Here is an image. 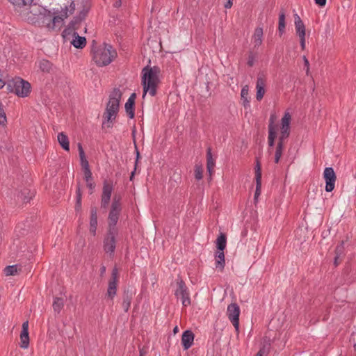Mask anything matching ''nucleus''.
<instances>
[{"instance_id": "obj_53", "label": "nucleus", "mask_w": 356, "mask_h": 356, "mask_svg": "<svg viewBox=\"0 0 356 356\" xmlns=\"http://www.w3.org/2000/svg\"><path fill=\"white\" fill-rule=\"evenodd\" d=\"M86 17V13H84L83 11H81L79 14V15L78 17H76V19H79V21H81L82 19H83Z\"/></svg>"}, {"instance_id": "obj_28", "label": "nucleus", "mask_w": 356, "mask_h": 356, "mask_svg": "<svg viewBox=\"0 0 356 356\" xmlns=\"http://www.w3.org/2000/svg\"><path fill=\"white\" fill-rule=\"evenodd\" d=\"M241 97L243 100V105L244 107L250 106V97H249V88L246 85L243 86L241 91Z\"/></svg>"}, {"instance_id": "obj_59", "label": "nucleus", "mask_w": 356, "mask_h": 356, "mask_svg": "<svg viewBox=\"0 0 356 356\" xmlns=\"http://www.w3.org/2000/svg\"><path fill=\"white\" fill-rule=\"evenodd\" d=\"M354 348L356 350V343L354 344Z\"/></svg>"}, {"instance_id": "obj_22", "label": "nucleus", "mask_w": 356, "mask_h": 356, "mask_svg": "<svg viewBox=\"0 0 356 356\" xmlns=\"http://www.w3.org/2000/svg\"><path fill=\"white\" fill-rule=\"evenodd\" d=\"M263 34L264 32L261 27H257L255 29L253 35V43L254 47H258L262 44Z\"/></svg>"}, {"instance_id": "obj_26", "label": "nucleus", "mask_w": 356, "mask_h": 356, "mask_svg": "<svg viewBox=\"0 0 356 356\" xmlns=\"http://www.w3.org/2000/svg\"><path fill=\"white\" fill-rule=\"evenodd\" d=\"M215 166V160L212 157L211 149L208 147L207 149V168L209 173L211 175L212 170Z\"/></svg>"}, {"instance_id": "obj_12", "label": "nucleus", "mask_w": 356, "mask_h": 356, "mask_svg": "<svg viewBox=\"0 0 356 356\" xmlns=\"http://www.w3.org/2000/svg\"><path fill=\"white\" fill-rule=\"evenodd\" d=\"M291 116L289 112H286L281 120L280 136L281 140H285L290 135V122Z\"/></svg>"}, {"instance_id": "obj_18", "label": "nucleus", "mask_w": 356, "mask_h": 356, "mask_svg": "<svg viewBox=\"0 0 356 356\" xmlns=\"http://www.w3.org/2000/svg\"><path fill=\"white\" fill-rule=\"evenodd\" d=\"M78 149L81 161V165L83 170V174H87L88 177L89 176V172H91L90 169L89 163L88 160L86 159L84 150L81 143L78 144Z\"/></svg>"}, {"instance_id": "obj_7", "label": "nucleus", "mask_w": 356, "mask_h": 356, "mask_svg": "<svg viewBox=\"0 0 356 356\" xmlns=\"http://www.w3.org/2000/svg\"><path fill=\"white\" fill-rule=\"evenodd\" d=\"M38 19L42 20L43 22L47 21V26L49 30H54L57 23L60 24L63 21L60 15L53 16L50 10L40 6L38 8Z\"/></svg>"}, {"instance_id": "obj_35", "label": "nucleus", "mask_w": 356, "mask_h": 356, "mask_svg": "<svg viewBox=\"0 0 356 356\" xmlns=\"http://www.w3.org/2000/svg\"><path fill=\"white\" fill-rule=\"evenodd\" d=\"M84 179L86 181L87 187L90 189V193H92L93 189L95 188V183L92 181V172H89V176L87 174H84Z\"/></svg>"}, {"instance_id": "obj_57", "label": "nucleus", "mask_w": 356, "mask_h": 356, "mask_svg": "<svg viewBox=\"0 0 356 356\" xmlns=\"http://www.w3.org/2000/svg\"><path fill=\"white\" fill-rule=\"evenodd\" d=\"M100 272L101 275H103L106 272V267L104 266L101 267Z\"/></svg>"}, {"instance_id": "obj_58", "label": "nucleus", "mask_w": 356, "mask_h": 356, "mask_svg": "<svg viewBox=\"0 0 356 356\" xmlns=\"http://www.w3.org/2000/svg\"><path fill=\"white\" fill-rule=\"evenodd\" d=\"M173 332H174L175 333H176V332H178V327H177V326H175V327H174V329H173Z\"/></svg>"}, {"instance_id": "obj_33", "label": "nucleus", "mask_w": 356, "mask_h": 356, "mask_svg": "<svg viewBox=\"0 0 356 356\" xmlns=\"http://www.w3.org/2000/svg\"><path fill=\"white\" fill-rule=\"evenodd\" d=\"M63 305H64V300L62 298L56 297L54 298V302H53V308L56 312L59 313L61 311V309H63Z\"/></svg>"}, {"instance_id": "obj_11", "label": "nucleus", "mask_w": 356, "mask_h": 356, "mask_svg": "<svg viewBox=\"0 0 356 356\" xmlns=\"http://www.w3.org/2000/svg\"><path fill=\"white\" fill-rule=\"evenodd\" d=\"M323 178L325 181V191L332 192L335 186L337 176L332 167H327L323 172Z\"/></svg>"}, {"instance_id": "obj_24", "label": "nucleus", "mask_w": 356, "mask_h": 356, "mask_svg": "<svg viewBox=\"0 0 356 356\" xmlns=\"http://www.w3.org/2000/svg\"><path fill=\"white\" fill-rule=\"evenodd\" d=\"M34 196V191L29 188H24L17 195L18 199H20L24 202H29Z\"/></svg>"}, {"instance_id": "obj_54", "label": "nucleus", "mask_w": 356, "mask_h": 356, "mask_svg": "<svg viewBox=\"0 0 356 356\" xmlns=\"http://www.w3.org/2000/svg\"><path fill=\"white\" fill-rule=\"evenodd\" d=\"M121 5H122L121 0H117L113 4L114 7H115V8H119L121 6Z\"/></svg>"}, {"instance_id": "obj_30", "label": "nucleus", "mask_w": 356, "mask_h": 356, "mask_svg": "<svg viewBox=\"0 0 356 356\" xmlns=\"http://www.w3.org/2000/svg\"><path fill=\"white\" fill-rule=\"evenodd\" d=\"M284 140H281V138H279L278 143H277V145L276 147L275 154V162L276 163H277L279 162V161L282 156V151H283L284 146Z\"/></svg>"}, {"instance_id": "obj_2", "label": "nucleus", "mask_w": 356, "mask_h": 356, "mask_svg": "<svg viewBox=\"0 0 356 356\" xmlns=\"http://www.w3.org/2000/svg\"><path fill=\"white\" fill-rule=\"evenodd\" d=\"M161 73L160 67L158 66L150 67L147 65L143 68L142 86L143 88V97L144 98L147 92L154 97L156 95L157 88L160 83L159 74Z\"/></svg>"}, {"instance_id": "obj_15", "label": "nucleus", "mask_w": 356, "mask_h": 356, "mask_svg": "<svg viewBox=\"0 0 356 356\" xmlns=\"http://www.w3.org/2000/svg\"><path fill=\"white\" fill-rule=\"evenodd\" d=\"M194 337L195 335L191 330H188L183 332L181 336V344L184 350H186L192 346Z\"/></svg>"}, {"instance_id": "obj_50", "label": "nucleus", "mask_w": 356, "mask_h": 356, "mask_svg": "<svg viewBox=\"0 0 356 356\" xmlns=\"http://www.w3.org/2000/svg\"><path fill=\"white\" fill-rule=\"evenodd\" d=\"M22 331L29 332V321H24L22 323Z\"/></svg>"}, {"instance_id": "obj_17", "label": "nucleus", "mask_w": 356, "mask_h": 356, "mask_svg": "<svg viewBox=\"0 0 356 356\" xmlns=\"http://www.w3.org/2000/svg\"><path fill=\"white\" fill-rule=\"evenodd\" d=\"M97 227V209L95 206L90 207V232L95 236Z\"/></svg>"}, {"instance_id": "obj_31", "label": "nucleus", "mask_w": 356, "mask_h": 356, "mask_svg": "<svg viewBox=\"0 0 356 356\" xmlns=\"http://www.w3.org/2000/svg\"><path fill=\"white\" fill-rule=\"evenodd\" d=\"M285 26V11L284 10H282L279 15L278 24V31L280 35H282L284 33Z\"/></svg>"}, {"instance_id": "obj_3", "label": "nucleus", "mask_w": 356, "mask_h": 356, "mask_svg": "<svg viewBox=\"0 0 356 356\" xmlns=\"http://www.w3.org/2000/svg\"><path fill=\"white\" fill-rule=\"evenodd\" d=\"M122 93L120 88H115L109 95V99L103 114L102 127L111 128L119 111L120 102Z\"/></svg>"}, {"instance_id": "obj_16", "label": "nucleus", "mask_w": 356, "mask_h": 356, "mask_svg": "<svg viewBox=\"0 0 356 356\" xmlns=\"http://www.w3.org/2000/svg\"><path fill=\"white\" fill-rule=\"evenodd\" d=\"M136 98V93H132L125 103L124 108L130 119H133L135 116V99Z\"/></svg>"}, {"instance_id": "obj_52", "label": "nucleus", "mask_w": 356, "mask_h": 356, "mask_svg": "<svg viewBox=\"0 0 356 356\" xmlns=\"http://www.w3.org/2000/svg\"><path fill=\"white\" fill-rule=\"evenodd\" d=\"M305 66L307 67V73L309 72V63L306 56H303Z\"/></svg>"}, {"instance_id": "obj_5", "label": "nucleus", "mask_w": 356, "mask_h": 356, "mask_svg": "<svg viewBox=\"0 0 356 356\" xmlns=\"http://www.w3.org/2000/svg\"><path fill=\"white\" fill-rule=\"evenodd\" d=\"M6 89L19 97H26L31 92V86L29 82L17 76L6 82Z\"/></svg>"}, {"instance_id": "obj_27", "label": "nucleus", "mask_w": 356, "mask_h": 356, "mask_svg": "<svg viewBox=\"0 0 356 356\" xmlns=\"http://www.w3.org/2000/svg\"><path fill=\"white\" fill-rule=\"evenodd\" d=\"M216 243L217 250L224 251V250L226 248V244H227L226 235L224 233L221 232L220 234V235L218 236Z\"/></svg>"}, {"instance_id": "obj_48", "label": "nucleus", "mask_w": 356, "mask_h": 356, "mask_svg": "<svg viewBox=\"0 0 356 356\" xmlns=\"http://www.w3.org/2000/svg\"><path fill=\"white\" fill-rule=\"evenodd\" d=\"M69 9V13L70 14H72L75 10V3H74V1H72L71 3H70V5L68 8Z\"/></svg>"}, {"instance_id": "obj_43", "label": "nucleus", "mask_w": 356, "mask_h": 356, "mask_svg": "<svg viewBox=\"0 0 356 356\" xmlns=\"http://www.w3.org/2000/svg\"><path fill=\"white\" fill-rule=\"evenodd\" d=\"M255 61V56L252 53H250L248 56L247 64L248 66L252 67L254 65Z\"/></svg>"}, {"instance_id": "obj_19", "label": "nucleus", "mask_w": 356, "mask_h": 356, "mask_svg": "<svg viewBox=\"0 0 356 356\" xmlns=\"http://www.w3.org/2000/svg\"><path fill=\"white\" fill-rule=\"evenodd\" d=\"M133 295L132 291L129 289L124 291L122 306L125 312H127L130 308Z\"/></svg>"}, {"instance_id": "obj_39", "label": "nucleus", "mask_w": 356, "mask_h": 356, "mask_svg": "<svg viewBox=\"0 0 356 356\" xmlns=\"http://www.w3.org/2000/svg\"><path fill=\"white\" fill-rule=\"evenodd\" d=\"M255 180H261V170L259 161H257L255 166Z\"/></svg>"}, {"instance_id": "obj_1", "label": "nucleus", "mask_w": 356, "mask_h": 356, "mask_svg": "<svg viewBox=\"0 0 356 356\" xmlns=\"http://www.w3.org/2000/svg\"><path fill=\"white\" fill-rule=\"evenodd\" d=\"M122 211L120 197L114 196L108 216V231L104 238V250L111 256L114 254L116 247V236L118 234L116 225Z\"/></svg>"}, {"instance_id": "obj_46", "label": "nucleus", "mask_w": 356, "mask_h": 356, "mask_svg": "<svg viewBox=\"0 0 356 356\" xmlns=\"http://www.w3.org/2000/svg\"><path fill=\"white\" fill-rule=\"evenodd\" d=\"M314 2L318 6L323 7L325 6L327 0H314Z\"/></svg>"}, {"instance_id": "obj_56", "label": "nucleus", "mask_w": 356, "mask_h": 356, "mask_svg": "<svg viewBox=\"0 0 356 356\" xmlns=\"http://www.w3.org/2000/svg\"><path fill=\"white\" fill-rule=\"evenodd\" d=\"M81 201L80 202V203L76 202V206H75V209L76 211H79V210H81Z\"/></svg>"}, {"instance_id": "obj_20", "label": "nucleus", "mask_w": 356, "mask_h": 356, "mask_svg": "<svg viewBox=\"0 0 356 356\" xmlns=\"http://www.w3.org/2000/svg\"><path fill=\"white\" fill-rule=\"evenodd\" d=\"M294 23L296 31L298 36L305 35V24L297 13L294 14Z\"/></svg>"}, {"instance_id": "obj_36", "label": "nucleus", "mask_w": 356, "mask_h": 356, "mask_svg": "<svg viewBox=\"0 0 356 356\" xmlns=\"http://www.w3.org/2000/svg\"><path fill=\"white\" fill-rule=\"evenodd\" d=\"M17 271V265L8 266L4 268L6 275H14Z\"/></svg>"}, {"instance_id": "obj_6", "label": "nucleus", "mask_w": 356, "mask_h": 356, "mask_svg": "<svg viewBox=\"0 0 356 356\" xmlns=\"http://www.w3.org/2000/svg\"><path fill=\"white\" fill-rule=\"evenodd\" d=\"M176 284L177 289L175 291V296L177 298H181V303L184 307L191 305V300L188 288L179 275H178L177 279L176 280Z\"/></svg>"}, {"instance_id": "obj_34", "label": "nucleus", "mask_w": 356, "mask_h": 356, "mask_svg": "<svg viewBox=\"0 0 356 356\" xmlns=\"http://www.w3.org/2000/svg\"><path fill=\"white\" fill-rule=\"evenodd\" d=\"M10 3L13 4L15 6L24 7L27 5H31L33 0H8Z\"/></svg>"}, {"instance_id": "obj_60", "label": "nucleus", "mask_w": 356, "mask_h": 356, "mask_svg": "<svg viewBox=\"0 0 356 356\" xmlns=\"http://www.w3.org/2000/svg\"><path fill=\"white\" fill-rule=\"evenodd\" d=\"M256 356H261V354H257Z\"/></svg>"}, {"instance_id": "obj_23", "label": "nucleus", "mask_w": 356, "mask_h": 356, "mask_svg": "<svg viewBox=\"0 0 356 356\" xmlns=\"http://www.w3.org/2000/svg\"><path fill=\"white\" fill-rule=\"evenodd\" d=\"M74 38L72 41V44L78 49H83L86 45V39L85 37L79 36L77 33H74Z\"/></svg>"}, {"instance_id": "obj_9", "label": "nucleus", "mask_w": 356, "mask_h": 356, "mask_svg": "<svg viewBox=\"0 0 356 356\" xmlns=\"http://www.w3.org/2000/svg\"><path fill=\"white\" fill-rule=\"evenodd\" d=\"M113 191V184L111 180H104L103 182L102 193L101 196V207L106 209L108 207L112 192Z\"/></svg>"}, {"instance_id": "obj_49", "label": "nucleus", "mask_w": 356, "mask_h": 356, "mask_svg": "<svg viewBox=\"0 0 356 356\" xmlns=\"http://www.w3.org/2000/svg\"><path fill=\"white\" fill-rule=\"evenodd\" d=\"M76 200L77 203H80V202L81 201V194L79 186H78L76 190Z\"/></svg>"}, {"instance_id": "obj_40", "label": "nucleus", "mask_w": 356, "mask_h": 356, "mask_svg": "<svg viewBox=\"0 0 356 356\" xmlns=\"http://www.w3.org/2000/svg\"><path fill=\"white\" fill-rule=\"evenodd\" d=\"M261 180H256V190L254 192V200H257L258 197L261 194Z\"/></svg>"}, {"instance_id": "obj_14", "label": "nucleus", "mask_w": 356, "mask_h": 356, "mask_svg": "<svg viewBox=\"0 0 356 356\" xmlns=\"http://www.w3.org/2000/svg\"><path fill=\"white\" fill-rule=\"evenodd\" d=\"M265 86H266V79L263 76L259 75L257 79V83H256V89H257V94H256V99L257 101H261L262 98L264 97V95L265 94Z\"/></svg>"}, {"instance_id": "obj_21", "label": "nucleus", "mask_w": 356, "mask_h": 356, "mask_svg": "<svg viewBox=\"0 0 356 356\" xmlns=\"http://www.w3.org/2000/svg\"><path fill=\"white\" fill-rule=\"evenodd\" d=\"M215 266L216 268L222 270L225 268V254L224 251L217 250L215 253Z\"/></svg>"}, {"instance_id": "obj_4", "label": "nucleus", "mask_w": 356, "mask_h": 356, "mask_svg": "<svg viewBox=\"0 0 356 356\" xmlns=\"http://www.w3.org/2000/svg\"><path fill=\"white\" fill-rule=\"evenodd\" d=\"M92 60L99 67H104L109 65L117 56V52L110 44L103 43L97 46L95 40L92 41Z\"/></svg>"}, {"instance_id": "obj_44", "label": "nucleus", "mask_w": 356, "mask_h": 356, "mask_svg": "<svg viewBox=\"0 0 356 356\" xmlns=\"http://www.w3.org/2000/svg\"><path fill=\"white\" fill-rule=\"evenodd\" d=\"M69 9L67 6H65L64 8H63L60 11V17H63V19L67 18L69 15Z\"/></svg>"}, {"instance_id": "obj_45", "label": "nucleus", "mask_w": 356, "mask_h": 356, "mask_svg": "<svg viewBox=\"0 0 356 356\" xmlns=\"http://www.w3.org/2000/svg\"><path fill=\"white\" fill-rule=\"evenodd\" d=\"M140 156V154H139V152L138 150H136V161H138V158ZM136 165H137V161H136V164H135V169L134 171L131 172V176H130V180H132L134 177V175H135V170H136Z\"/></svg>"}, {"instance_id": "obj_51", "label": "nucleus", "mask_w": 356, "mask_h": 356, "mask_svg": "<svg viewBox=\"0 0 356 356\" xmlns=\"http://www.w3.org/2000/svg\"><path fill=\"white\" fill-rule=\"evenodd\" d=\"M233 5V0H227L225 4V8H230Z\"/></svg>"}, {"instance_id": "obj_41", "label": "nucleus", "mask_w": 356, "mask_h": 356, "mask_svg": "<svg viewBox=\"0 0 356 356\" xmlns=\"http://www.w3.org/2000/svg\"><path fill=\"white\" fill-rule=\"evenodd\" d=\"M343 244H344V242L341 241V243L336 247L335 254L337 256L341 257L343 254V250H344Z\"/></svg>"}, {"instance_id": "obj_32", "label": "nucleus", "mask_w": 356, "mask_h": 356, "mask_svg": "<svg viewBox=\"0 0 356 356\" xmlns=\"http://www.w3.org/2000/svg\"><path fill=\"white\" fill-rule=\"evenodd\" d=\"M20 340H21L20 347L24 349L27 348L29 345V332L22 331L21 334H20Z\"/></svg>"}, {"instance_id": "obj_42", "label": "nucleus", "mask_w": 356, "mask_h": 356, "mask_svg": "<svg viewBox=\"0 0 356 356\" xmlns=\"http://www.w3.org/2000/svg\"><path fill=\"white\" fill-rule=\"evenodd\" d=\"M270 350V344L264 345L257 354H261L263 356L264 354H268Z\"/></svg>"}, {"instance_id": "obj_38", "label": "nucleus", "mask_w": 356, "mask_h": 356, "mask_svg": "<svg viewBox=\"0 0 356 356\" xmlns=\"http://www.w3.org/2000/svg\"><path fill=\"white\" fill-rule=\"evenodd\" d=\"M194 173H195V177L197 180H200L202 179L203 170L200 165H195Z\"/></svg>"}, {"instance_id": "obj_37", "label": "nucleus", "mask_w": 356, "mask_h": 356, "mask_svg": "<svg viewBox=\"0 0 356 356\" xmlns=\"http://www.w3.org/2000/svg\"><path fill=\"white\" fill-rule=\"evenodd\" d=\"M7 122L6 113L3 108L2 103L0 102V125L5 126Z\"/></svg>"}, {"instance_id": "obj_47", "label": "nucleus", "mask_w": 356, "mask_h": 356, "mask_svg": "<svg viewBox=\"0 0 356 356\" xmlns=\"http://www.w3.org/2000/svg\"><path fill=\"white\" fill-rule=\"evenodd\" d=\"M300 42L302 49H305V35L300 36Z\"/></svg>"}, {"instance_id": "obj_25", "label": "nucleus", "mask_w": 356, "mask_h": 356, "mask_svg": "<svg viewBox=\"0 0 356 356\" xmlns=\"http://www.w3.org/2000/svg\"><path fill=\"white\" fill-rule=\"evenodd\" d=\"M58 141L62 148L66 151L70 150V141L67 136L63 132L58 134Z\"/></svg>"}, {"instance_id": "obj_8", "label": "nucleus", "mask_w": 356, "mask_h": 356, "mask_svg": "<svg viewBox=\"0 0 356 356\" xmlns=\"http://www.w3.org/2000/svg\"><path fill=\"white\" fill-rule=\"evenodd\" d=\"M241 310L237 303H231L227 306V316L234 325L236 332H239V316Z\"/></svg>"}, {"instance_id": "obj_13", "label": "nucleus", "mask_w": 356, "mask_h": 356, "mask_svg": "<svg viewBox=\"0 0 356 356\" xmlns=\"http://www.w3.org/2000/svg\"><path fill=\"white\" fill-rule=\"evenodd\" d=\"M276 137V126L274 124V116L272 115L268 124V144L269 147H273L274 146Z\"/></svg>"}, {"instance_id": "obj_29", "label": "nucleus", "mask_w": 356, "mask_h": 356, "mask_svg": "<svg viewBox=\"0 0 356 356\" xmlns=\"http://www.w3.org/2000/svg\"><path fill=\"white\" fill-rule=\"evenodd\" d=\"M38 67L42 72L49 73L52 69V64L48 60L42 59L39 61Z\"/></svg>"}, {"instance_id": "obj_55", "label": "nucleus", "mask_w": 356, "mask_h": 356, "mask_svg": "<svg viewBox=\"0 0 356 356\" xmlns=\"http://www.w3.org/2000/svg\"><path fill=\"white\" fill-rule=\"evenodd\" d=\"M340 258H341V257H339V256L335 255V257H334V265H335L336 266L339 265V259Z\"/></svg>"}, {"instance_id": "obj_10", "label": "nucleus", "mask_w": 356, "mask_h": 356, "mask_svg": "<svg viewBox=\"0 0 356 356\" xmlns=\"http://www.w3.org/2000/svg\"><path fill=\"white\" fill-rule=\"evenodd\" d=\"M118 282V270L116 267L113 268L111 273V277L108 280V288L106 296L113 300L117 293V286Z\"/></svg>"}]
</instances>
